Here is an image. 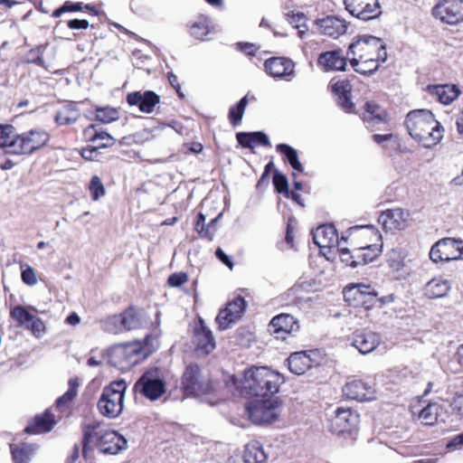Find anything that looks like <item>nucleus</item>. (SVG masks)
Masks as SVG:
<instances>
[{
  "label": "nucleus",
  "instance_id": "7",
  "mask_svg": "<svg viewBox=\"0 0 463 463\" xmlns=\"http://www.w3.org/2000/svg\"><path fill=\"white\" fill-rule=\"evenodd\" d=\"M182 386L186 395L202 397L216 390V383L207 372H203L197 364H190L185 368L182 377Z\"/></svg>",
  "mask_w": 463,
  "mask_h": 463
},
{
  "label": "nucleus",
  "instance_id": "10",
  "mask_svg": "<svg viewBox=\"0 0 463 463\" xmlns=\"http://www.w3.org/2000/svg\"><path fill=\"white\" fill-rule=\"evenodd\" d=\"M249 418L255 424H266L274 421L279 414V408L274 401H255L247 406Z\"/></svg>",
  "mask_w": 463,
  "mask_h": 463
},
{
  "label": "nucleus",
  "instance_id": "37",
  "mask_svg": "<svg viewBox=\"0 0 463 463\" xmlns=\"http://www.w3.org/2000/svg\"><path fill=\"white\" fill-rule=\"evenodd\" d=\"M277 151L281 154L285 160L290 165L294 171L303 173L304 167L298 159V151L288 144H279L276 146Z\"/></svg>",
  "mask_w": 463,
  "mask_h": 463
},
{
  "label": "nucleus",
  "instance_id": "41",
  "mask_svg": "<svg viewBox=\"0 0 463 463\" xmlns=\"http://www.w3.org/2000/svg\"><path fill=\"white\" fill-rule=\"evenodd\" d=\"M248 102V95H245L235 105L230 108L228 117L232 126H237L241 122Z\"/></svg>",
  "mask_w": 463,
  "mask_h": 463
},
{
  "label": "nucleus",
  "instance_id": "36",
  "mask_svg": "<svg viewBox=\"0 0 463 463\" xmlns=\"http://www.w3.org/2000/svg\"><path fill=\"white\" fill-rule=\"evenodd\" d=\"M120 319L122 320V326L125 331L138 328L143 324V313L140 310L135 308H128L120 314Z\"/></svg>",
  "mask_w": 463,
  "mask_h": 463
},
{
  "label": "nucleus",
  "instance_id": "46",
  "mask_svg": "<svg viewBox=\"0 0 463 463\" xmlns=\"http://www.w3.org/2000/svg\"><path fill=\"white\" fill-rule=\"evenodd\" d=\"M447 243L448 261L463 259V241H458L452 238H445Z\"/></svg>",
  "mask_w": 463,
  "mask_h": 463
},
{
  "label": "nucleus",
  "instance_id": "26",
  "mask_svg": "<svg viewBox=\"0 0 463 463\" xmlns=\"http://www.w3.org/2000/svg\"><path fill=\"white\" fill-rule=\"evenodd\" d=\"M313 351L296 352L287 359L288 369L291 373L301 375L312 368L316 362L311 358Z\"/></svg>",
  "mask_w": 463,
  "mask_h": 463
},
{
  "label": "nucleus",
  "instance_id": "24",
  "mask_svg": "<svg viewBox=\"0 0 463 463\" xmlns=\"http://www.w3.org/2000/svg\"><path fill=\"white\" fill-rule=\"evenodd\" d=\"M313 241L320 249L337 247L338 236L334 225L325 224L317 227L313 232Z\"/></svg>",
  "mask_w": 463,
  "mask_h": 463
},
{
  "label": "nucleus",
  "instance_id": "47",
  "mask_svg": "<svg viewBox=\"0 0 463 463\" xmlns=\"http://www.w3.org/2000/svg\"><path fill=\"white\" fill-rule=\"evenodd\" d=\"M195 229L200 237L207 239L208 241L213 240L215 230H213V227L205 224V216L203 213L198 214Z\"/></svg>",
  "mask_w": 463,
  "mask_h": 463
},
{
  "label": "nucleus",
  "instance_id": "32",
  "mask_svg": "<svg viewBox=\"0 0 463 463\" xmlns=\"http://www.w3.org/2000/svg\"><path fill=\"white\" fill-rule=\"evenodd\" d=\"M268 456L258 440L249 442L244 449V463H267Z\"/></svg>",
  "mask_w": 463,
  "mask_h": 463
},
{
  "label": "nucleus",
  "instance_id": "38",
  "mask_svg": "<svg viewBox=\"0 0 463 463\" xmlns=\"http://www.w3.org/2000/svg\"><path fill=\"white\" fill-rule=\"evenodd\" d=\"M36 449L35 445L23 443L19 446L11 445V452L14 463H28Z\"/></svg>",
  "mask_w": 463,
  "mask_h": 463
},
{
  "label": "nucleus",
  "instance_id": "29",
  "mask_svg": "<svg viewBox=\"0 0 463 463\" xmlns=\"http://www.w3.org/2000/svg\"><path fill=\"white\" fill-rule=\"evenodd\" d=\"M17 138L18 134L12 125H0V148L4 149L5 153L17 154Z\"/></svg>",
  "mask_w": 463,
  "mask_h": 463
},
{
  "label": "nucleus",
  "instance_id": "60",
  "mask_svg": "<svg viewBox=\"0 0 463 463\" xmlns=\"http://www.w3.org/2000/svg\"><path fill=\"white\" fill-rule=\"evenodd\" d=\"M99 147L97 146H87L81 149L80 155L87 160H94L98 156V150Z\"/></svg>",
  "mask_w": 463,
  "mask_h": 463
},
{
  "label": "nucleus",
  "instance_id": "59",
  "mask_svg": "<svg viewBox=\"0 0 463 463\" xmlns=\"http://www.w3.org/2000/svg\"><path fill=\"white\" fill-rule=\"evenodd\" d=\"M237 50L241 52L246 53L247 55H255L257 52V47L253 43H236Z\"/></svg>",
  "mask_w": 463,
  "mask_h": 463
},
{
  "label": "nucleus",
  "instance_id": "8",
  "mask_svg": "<svg viewBox=\"0 0 463 463\" xmlns=\"http://www.w3.org/2000/svg\"><path fill=\"white\" fill-rule=\"evenodd\" d=\"M134 390L150 401H156L165 391V373L158 367L146 370L134 385Z\"/></svg>",
  "mask_w": 463,
  "mask_h": 463
},
{
  "label": "nucleus",
  "instance_id": "22",
  "mask_svg": "<svg viewBox=\"0 0 463 463\" xmlns=\"http://www.w3.org/2000/svg\"><path fill=\"white\" fill-rule=\"evenodd\" d=\"M10 315L18 323V325L31 329L34 335L42 333L44 329L43 321L32 315L24 307L21 305L12 308Z\"/></svg>",
  "mask_w": 463,
  "mask_h": 463
},
{
  "label": "nucleus",
  "instance_id": "3",
  "mask_svg": "<svg viewBox=\"0 0 463 463\" xmlns=\"http://www.w3.org/2000/svg\"><path fill=\"white\" fill-rule=\"evenodd\" d=\"M99 423H90L83 427V455L86 456L87 447L92 441L93 438L97 439L96 446L99 452L106 455H116L123 449H127V439L115 430H106L100 434L97 431Z\"/></svg>",
  "mask_w": 463,
  "mask_h": 463
},
{
  "label": "nucleus",
  "instance_id": "53",
  "mask_svg": "<svg viewBox=\"0 0 463 463\" xmlns=\"http://www.w3.org/2000/svg\"><path fill=\"white\" fill-rule=\"evenodd\" d=\"M253 132H238L236 139L238 143L244 148L253 147Z\"/></svg>",
  "mask_w": 463,
  "mask_h": 463
},
{
  "label": "nucleus",
  "instance_id": "51",
  "mask_svg": "<svg viewBox=\"0 0 463 463\" xmlns=\"http://www.w3.org/2000/svg\"><path fill=\"white\" fill-rule=\"evenodd\" d=\"M367 263L373 262L382 252V246L370 244L358 248Z\"/></svg>",
  "mask_w": 463,
  "mask_h": 463
},
{
  "label": "nucleus",
  "instance_id": "50",
  "mask_svg": "<svg viewBox=\"0 0 463 463\" xmlns=\"http://www.w3.org/2000/svg\"><path fill=\"white\" fill-rule=\"evenodd\" d=\"M89 189L91 194V198L94 201L99 200L100 197L105 195V188L98 175H94L90 183Z\"/></svg>",
  "mask_w": 463,
  "mask_h": 463
},
{
  "label": "nucleus",
  "instance_id": "21",
  "mask_svg": "<svg viewBox=\"0 0 463 463\" xmlns=\"http://www.w3.org/2000/svg\"><path fill=\"white\" fill-rule=\"evenodd\" d=\"M380 343V335L373 331L357 330L351 337L352 345L364 354L373 352Z\"/></svg>",
  "mask_w": 463,
  "mask_h": 463
},
{
  "label": "nucleus",
  "instance_id": "17",
  "mask_svg": "<svg viewBox=\"0 0 463 463\" xmlns=\"http://www.w3.org/2000/svg\"><path fill=\"white\" fill-rule=\"evenodd\" d=\"M409 216V212L403 209H390L380 214L378 222L386 232L402 231L408 226Z\"/></svg>",
  "mask_w": 463,
  "mask_h": 463
},
{
  "label": "nucleus",
  "instance_id": "57",
  "mask_svg": "<svg viewBox=\"0 0 463 463\" xmlns=\"http://www.w3.org/2000/svg\"><path fill=\"white\" fill-rule=\"evenodd\" d=\"M306 16L302 13L293 14L289 19L288 22L290 24H292L295 28L299 27H305L306 23Z\"/></svg>",
  "mask_w": 463,
  "mask_h": 463
},
{
  "label": "nucleus",
  "instance_id": "54",
  "mask_svg": "<svg viewBox=\"0 0 463 463\" xmlns=\"http://www.w3.org/2000/svg\"><path fill=\"white\" fill-rule=\"evenodd\" d=\"M22 279L25 284L29 286L35 285L37 283V279L34 269L29 266L26 269H23Z\"/></svg>",
  "mask_w": 463,
  "mask_h": 463
},
{
  "label": "nucleus",
  "instance_id": "11",
  "mask_svg": "<svg viewBox=\"0 0 463 463\" xmlns=\"http://www.w3.org/2000/svg\"><path fill=\"white\" fill-rule=\"evenodd\" d=\"M247 302L241 296L235 297L229 301L225 307L221 309L216 317V323L220 330L227 329L232 324L236 323L244 313Z\"/></svg>",
  "mask_w": 463,
  "mask_h": 463
},
{
  "label": "nucleus",
  "instance_id": "56",
  "mask_svg": "<svg viewBox=\"0 0 463 463\" xmlns=\"http://www.w3.org/2000/svg\"><path fill=\"white\" fill-rule=\"evenodd\" d=\"M253 144H259L263 146H270L269 137L262 131L253 132Z\"/></svg>",
  "mask_w": 463,
  "mask_h": 463
},
{
  "label": "nucleus",
  "instance_id": "33",
  "mask_svg": "<svg viewBox=\"0 0 463 463\" xmlns=\"http://www.w3.org/2000/svg\"><path fill=\"white\" fill-rule=\"evenodd\" d=\"M363 118L364 121L374 125L386 122L388 115L384 109L373 101H368L364 105Z\"/></svg>",
  "mask_w": 463,
  "mask_h": 463
},
{
  "label": "nucleus",
  "instance_id": "63",
  "mask_svg": "<svg viewBox=\"0 0 463 463\" xmlns=\"http://www.w3.org/2000/svg\"><path fill=\"white\" fill-rule=\"evenodd\" d=\"M215 256L224 265H226L230 269H232L233 262H232V259L221 248H217V250L215 251Z\"/></svg>",
  "mask_w": 463,
  "mask_h": 463
},
{
  "label": "nucleus",
  "instance_id": "44",
  "mask_svg": "<svg viewBox=\"0 0 463 463\" xmlns=\"http://www.w3.org/2000/svg\"><path fill=\"white\" fill-rule=\"evenodd\" d=\"M445 239L436 242L430 250V258L433 262L448 261V250ZM448 243H450L449 241Z\"/></svg>",
  "mask_w": 463,
  "mask_h": 463
},
{
  "label": "nucleus",
  "instance_id": "61",
  "mask_svg": "<svg viewBox=\"0 0 463 463\" xmlns=\"http://www.w3.org/2000/svg\"><path fill=\"white\" fill-rule=\"evenodd\" d=\"M336 250L339 251L341 261L351 267L352 260H354V251L350 252L346 248H337Z\"/></svg>",
  "mask_w": 463,
  "mask_h": 463
},
{
  "label": "nucleus",
  "instance_id": "16",
  "mask_svg": "<svg viewBox=\"0 0 463 463\" xmlns=\"http://www.w3.org/2000/svg\"><path fill=\"white\" fill-rule=\"evenodd\" d=\"M264 70L269 76L286 80H291L296 75L295 63L285 57H272L266 60Z\"/></svg>",
  "mask_w": 463,
  "mask_h": 463
},
{
  "label": "nucleus",
  "instance_id": "48",
  "mask_svg": "<svg viewBox=\"0 0 463 463\" xmlns=\"http://www.w3.org/2000/svg\"><path fill=\"white\" fill-rule=\"evenodd\" d=\"M273 184L275 186V190L279 194H282L286 197H289L290 191L288 190V178L284 174H282L279 170L274 171Z\"/></svg>",
  "mask_w": 463,
  "mask_h": 463
},
{
  "label": "nucleus",
  "instance_id": "6",
  "mask_svg": "<svg viewBox=\"0 0 463 463\" xmlns=\"http://www.w3.org/2000/svg\"><path fill=\"white\" fill-rule=\"evenodd\" d=\"M347 58L384 62L387 60L385 43L381 38L373 35H360L349 45Z\"/></svg>",
  "mask_w": 463,
  "mask_h": 463
},
{
  "label": "nucleus",
  "instance_id": "31",
  "mask_svg": "<svg viewBox=\"0 0 463 463\" xmlns=\"http://www.w3.org/2000/svg\"><path fill=\"white\" fill-rule=\"evenodd\" d=\"M270 326L274 328L275 333L284 332L290 334L299 329L298 320L287 313L275 316L270 321Z\"/></svg>",
  "mask_w": 463,
  "mask_h": 463
},
{
  "label": "nucleus",
  "instance_id": "34",
  "mask_svg": "<svg viewBox=\"0 0 463 463\" xmlns=\"http://www.w3.org/2000/svg\"><path fill=\"white\" fill-rule=\"evenodd\" d=\"M84 137L89 141L99 142V148L109 147L115 143V139L109 133L96 130L94 125H90L84 130Z\"/></svg>",
  "mask_w": 463,
  "mask_h": 463
},
{
  "label": "nucleus",
  "instance_id": "52",
  "mask_svg": "<svg viewBox=\"0 0 463 463\" xmlns=\"http://www.w3.org/2000/svg\"><path fill=\"white\" fill-rule=\"evenodd\" d=\"M351 84L348 80H338L333 85V90L337 98L351 95Z\"/></svg>",
  "mask_w": 463,
  "mask_h": 463
},
{
  "label": "nucleus",
  "instance_id": "62",
  "mask_svg": "<svg viewBox=\"0 0 463 463\" xmlns=\"http://www.w3.org/2000/svg\"><path fill=\"white\" fill-rule=\"evenodd\" d=\"M339 106L346 112H351L354 109V103L351 100V95L337 98Z\"/></svg>",
  "mask_w": 463,
  "mask_h": 463
},
{
  "label": "nucleus",
  "instance_id": "58",
  "mask_svg": "<svg viewBox=\"0 0 463 463\" xmlns=\"http://www.w3.org/2000/svg\"><path fill=\"white\" fill-rule=\"evenodd\" d=\"M67 25L72 30L87 29L90 26L89 21L85 19H72L68 21Z\"/></svg>",
  "mask_w": 463,
  "mask_h": 463
},
{
  "label": "nucleus",
  "instance_id": "20",
  "mask_svg": "<svg viewBox=\"0 0 463 463\" xmlns=\"http://www.w3.org/2000/svg\"><path fill=\"white\" fill-rule=\"evenodd\" d=\"M126 99L129 106H137L141 112L146 114L152 113L156 105L160 102V97L152 90L133 91Z\"/></svg>",
  "mask_w": 463,
  "mask_h": 463
},
{
  "label": "nucleus",
  "instance_id": "19",
  "mask_svg": "<svg viewBox=\"0 0 463 463\" xmlns=\"http://www.w3.org/2000/svg\"><path fill=\"white\" fill-rule=\"evenodd\" d=\"M193 338L196 351L200 354L207 355L215 348V340L213 332L205 326L203 319L201 317L194 329Z\"/></svg>",
  "mask_w": 463,
  "mask_h": 463
},
{
  "label": "nucleus",
  "instance_id": "49",
  "mask_svg": "<svg viewBox=\"0 0 463 463\" xmlns=\"http://www.w3.org/2000/svg\"><path fill=\"white\" fill-rule=\"evenodd\" d=\"M210 33V27L206 20H199L191 26V34L197 39L204 40Z\"/></svg>",
  "mask_w": 463,
  "mask_h": 463
},
{
  "label": "nucleus",
  "instance_id": "5",
  "mask_svg": "<svg viewBox=\"0 0 463 463\" xmlns=\"http://www.w3.org/2000/svg\"><path fill=\"white\" fill-rule=\"evenodd\" d=\"M127 387L124 380H118L103 388L97 403L101 415L109 419H116L122 413Z\"/></svg>",
  "mask_w": 463,
  "mask_h": 463
},
{
  "label": "nucleus",
  "instance_id": "12",
  "mask_svg": "<svg viewBox=\"0 0 463 463\" xmlns=\"http://www.w3.org/2000/svg\"><path fill=\"white\" fill-rule=\"evenodd\" d=\"M359 414L350 408L338 407L330 420V431L335 434L351 433L356 429Z\"/></svg>",
  "mask_w": 463,
  "mask_h": 463
},
{
  "label": "nucleus",
  "instance_id": "45",
  "mask_svg": "<svg viewBox=\"0 0 463 463\" xmlns=\"http://www.w3.org/2000/svg\"><path fill=\"white\" fill-rule=\"evenodd\" d=\"M48 43L40 44L36 48L31 49L26 54L27 63H33L40 67H45V61L43 60V53L47 48Z\"/></svg>",
  "mask_w": 463,
  "mask_h": 463
},
{
  "label": "nucleus",
  "instance_id": "14",
  "mask_svg": "<svg viewBox=\"0 0 463 463\" xmlns=\"http://www.w3.org/2000/svg\"><path fill=\"white\" fill-rule=\"evenodd\" d=\"M49 138V134L43 129H32L18 135L16 155L32 154L44 146Z\"/></svg>",
  "mask_w": 463,
  "mask_h": 463
},
{
  "label": "nucleus",
  "instance_id": "64",
  "mask_svg": "<svg viewBox=\"0 0 463 463\" xmlns=\"http://www.w3.org/2000/svg\"><path fill=\"white\" fill-rule=\"evenodd\" d=\"M368 264L367 261H365V259H364V255L361 253L359 249H355L354 250V260H352L351 267L356 268L361 265H366Z\"/></svg>",
  "mask_w": 463,
  "mask_h": 463
},
{
  "label": "nucleus",
  "instance_id": "13",
  "mask_svg": "<svg viewBox=\"0 0 463 463\" xmlns=\"http://www.w3.org/2000/svg\"><path fill=\"white\" fill-rule=\"evenodd\" d=\"M345 9L354 17L369 21L382 14L379 0H344Z\"/></svg>",
  "mask_w": 463,
  "mask_h": 463
},
{
  "label": "nucleus",
  "instance_id": "1",
  "mask_svg": "<svg viewBox=\"0 0 463 463\" xmlns=\"http://www.w3.org/2000/svg\"><path fill=\"white\" fill-rule=\"evenodd\" d=\"M410 136L425 147H431L442 138L443 128L434 115L428 109L410 111L405 119Z\"/></svg>",
  "mask_w": 463,
  "mask_h": 463
},
{
  "label": "nucleus",
  "instance_id": "28",
  "mask_svg": "<svg viewBox=\"0 0 463 463\" xmlns=\"http://www.w3.org/2000/svg\"><path fill=\"white\" fill-rule=\"evenodd\" d=\"M54 416L45 411L43 414H38L33 420L28 424L24 431L28 434H41L49 432L54 426Z\"/></svg>",
  "mask_w": 463,
  "mask_h": 463
},
{
  "label": "nucleus",
  "instance_id": "35",
  "mask_svg": "<svg viewBox=\"0 0 463 463\" xmlns=\"http://www.w3.org/2000/svg\"><path fill=\"white\" fill-rule=\"evenodd\" d=\"M449 283L441 279H433L426 284L425 295L429 298H439L445 297L449 290Z\"/></svg>",
  "mask_w": 463,
  "mask_h": 463
},
{
  "label": "nucleus",
  "instance_id": "27",
  "mask_svg": "<svg viewBox=\"0 0 463 463\" xmlns=\"http://www.w3.org/2000/svg\"><path fill=\"white\" fill-rule=\"evenodd\" d=\"M427 90L431 96L435 97L444 105L450 104L460 93L458 86L449 84L429 85L427 87Z\"/></svg>",
  "mask_w": 463,
  "mask_h": 463
},
{
  "label": "nucleus",
  "instance_id": "42",
  "mask_svg": "<svg viewBox=\"0 0 463 463\" xmlns=\"http://www.w3.org/2000/svg\"><path fill=\"white\" fill-rule=\"evenodd\" d=\"M94 114L96 120L103 124L111 123L119 118V112L112 107H97Z\"/></svg>",
  "mask_w": 463,
  "mask_h": 463
},
{
  "label": "nucleus",
  "instance_id": "40",
  "mask_svg": "<svg viewBox=\"0 0 463 463\" xmlns=\"http://www.w3.org/2000/svg\"><path fill=\"white\" fill-rule=\"evenodd\" d=\"M440 406L438 403H429L418 413V419L424 425H433L437 420Z\"/></svg>",
  "mask_w": 463,
  "mask_h": 463
},
{
  "label": "nucleus",
  "instance_id": "18",
  "mask_svg": "<svg viewBox=\"0 0 463 463\" xmlns=\"http://www.w3.org/2000/svg\"><path fill=\"white\" fill-rule=\"evenodd\" d=\"M344 395L350 400L358 402L373 401L375 396L374 386L362 380H352L343 387Z\"/></svg>",
  "mask_w": 463,
  "mask_h": 463
},
{
  "label": "nucleus",
  "instance_id": "4",
  "mask_svg": "<svg viewBox=\"0 0 463 463\" xmlns=\"http://www.w3.org/2000/svg\"><path fill=\"white\" fill-rule=\"evenodd\" d=\"M159 346L156 337L147 335L142 341L125 344L114 351L120 369L132 367L151 355Z\"/></svg>",
  "mask_w": 463,
  "mask_h": 463
},
{
  "label": "nucleus",
  "instance_id": "55",
  "mask_svg": "<svg viewBox=\"0 0 463 463\" xmlns=\"http://www.w3.org/2000/svg\"><path fill=\"white\" fill-rule=\"evenodd\" d=\"M446 448L451 450H458L463 448V431L450 439Z\"/></svg>",
  "mask_w": 463,
  "mask_h": 463
},
{
  "label": "nucleus",
  "instance_id": "30",
  "mask_svg": "<svg viewBox=\"0 0 463 463\" xmlns=\"http://www.w3.org/2000/svg\"><path fill=\"white\" fill-rule=\"evenodd\" d=\"M80 116L76 104L70 102L59 109L55 114L54 121L59 126H68L76 123Z\"/></svg>",
  "mask_w": 463,
  "mask_h": 463
},
{
  "label": "nucleus",
  "instance_id": "23",
  "mask_svg": "<svg viewBox=\"0 0 463 463\" xmlns=\"http://www.w3.org/2000/svg\"><path fill=\"white\" fill-rule=\"evenodd\" d=\"M316 24L321 33L333 38L343 35L347 29L346 22L334 15L318 19L316 21Z\"/></svg>",
  "mask_w": 463,
  "mask_h": 463
},
{
  "label": "nucleus",
  "instance_id": "43",
  "mask_svg": "<svg viewBox=\"0 0 463 463\" xmlns=\"http://www.w3.org/2000/svg\"><path fill=\"white\" fill-rule=\"evenodd\" d=\"M120 314L111 316L101 321L102 329L109 334H119L124 332Z\"/></svg>",
  "mask_w": 463,
  "mask_h": 463
},
{
  "label": "nucleus",
  "instance_id": "15",
  "mask_svg": "<svg viewBox=\"0 0 463 463\" xmlns=\"http://www.w3.org/2000/svg\"><path fill=\"white\" fill-rule=\"evenodd\" d=\"M433 15L449 24L463 20V0H443L433 8Z\"/></svg>",
  "mask_w": 463,
  "mask_h": 463
},
{
  "label": "nucleus",
  "instance_id": "25",
  "mask_svg": "<svg viewBox=\"0 0 463 463\" xmlns=\"http://www.w3.org/2000/svg\"><path fill=\"white\" fill-rule=\"evenodd\" d=\"M347 56L345 57L341 50H334L322 52L317 62L326 71H345Z\"/></svg>",
  "mask_w": 463,
  "mask_h": 463
},
{
  "label": "nucleus",
  "instance_id": "39",
  "mask_svg": "<svg viewBox=\"0 0 463 463\" xmlns=\"http://www.w3.org/2000/svg\"><path fill=\"white\" fill-rule=\"evenodd\" d=\"M353 69L363 75H371L374 71H377L379 67V62L381 61L378 60H370V61H358L356 58H348Z\"/></svg>",
  "mask_w": 463,
  "mask_h": 463
},
{
  "label": "nucleus",
  "instance_id": "9",
  "mask_svg": "<svg viewBox=\"0 0 463 463\" xmlns=\"http://www.w3.org/2000/svg\"><path fill=\"white\" fill-rule=\"evenodd\" d=\"M343 295L345 300L354 307H364L370 310L376 307L379 299L378 295L371 286L358 284L350 285L344 288Z\"/></svg>",
  "mask_w": 463,
  "mask_h": 463
},
{
  "label": "nucleus",
  "instance_id": "2",
  "mask_svg": "<svg viewBox=\"0 0 463 463\" xmlns=\"http://www.w3.org/2000/svg\"><path fill=\"white\" fill-rule=\"evenodd\" d=\"M283 382L281 374L268 367H251L244 372L242 392L245 395L265 398L277 393Z\"/></svg>",
  "mask_w": 463,
  "mask_h": 463
}]
</instances>
